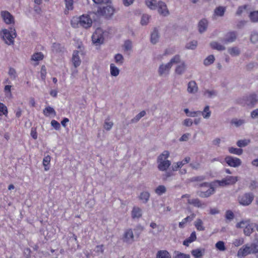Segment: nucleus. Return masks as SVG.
Masks as SVG:
<instances>
[{
  "label": "nucleus",
  "instance_id": "19",
  "mask_svg": "<svg viewBox=\"0 0 258 258\" xmlns=\"http://www.w3.org/2000/svg\"><path fill=\"white\" fill-rule=\"evenodd\" d=\"M72 61L74 66L76 68L78 67L81 63V60L79 55L78 51H74L73 53Z\"/></svg>",
  "mask_w": 258,
  "mask_h": 258
},
{
  "label": "nucleus",
  "instance_id": "39",
  "mask_svg": "<svg viewBox=\"0 0 258 258\" xmlns=\"http://www.w3.org/2000/svg\"><path fill=\"white\" fill-rule=\"evenodd\" d=\"M225 10V7H219L215 9L214 14L218 16H223Z\"/></svg>",
  "mask_w": 258,
  "mask_h": 258
},
{
  "label": "nucleus",
  "instance_id": "58",
  "mask_svg": "<svg viewBox=\"0 0 258 258\" xmlns=\"http://www.w3.org/2000/svg\"><path fill=\"white\" fill-rule=\"evenodd\" d=\"M247 7V5L239 7L236 11V15L237 16H240L244 11H246Z\"/></svg>",
  "mask_w": 258,
  "mask_h": 258
},
{
  "label": "nucleus",
  "instance_id": "22",
  "mask_svg": "<svg viewBox=\"0 0 258 258\" xmlns=\"http://www.w3.org/2000/svg\"><path fill=\"white\" fill-rule=\"evenodd\" d=\"M156 258H171V255L166 250H159L156 254Z\"/></svg>",
  "mask_w": 258,
  "mask_h": 258
},
{
  "label": "nucleus",
  "instance_id": "63",
  "mask_svg": "<svg viewBox=\"0 0 258 258\" xmlns=\"http://www.w3.org/2000/svg\"><path fill=\"white\" fill-rule=\"evenodd\" d=\"M51 124L55 130H59L60 127L59 123L55 120H52Z\"/></svg>",
  "mask_w": 258,
  "mask_h": 258
},
{
  "label": "nucleus",
  "instance_id": "21",
  "mask_svg": "<svg viewBox=\"0 0 258 258\" xmlns=\"http://www.w3.org/2000/svg\"><path fill=\"white\" fill-rule=\"evenodd\" d=\"M198 90V87L196 82L190 81L187 85V91L189 93H196Z\"/></svg>",
  "mask_w": 258,
  "mask_h": 258
},
{
  "label": "nucleus",
  "instance_id": "17",
  "mask_svg": "<svg viewBox=\"0 0 258 258\" xmlns=\"http://www.w3.org/2000/svg\"><path fill=\"white\" fill-rule=\"evenodd\" d=\"M190 161L189 157H185L182 161L174 163L172 165V169L173 171H177L178 168H181L184 165L187 164Z\"/></svg>",
  "mask_w": 258,
  "mask_h": 258
},
{
  "label": "nucleus",
  "instance_id": "33",
  "mask_svg": "<svg viewBox=\"0 0 258 258\" xmlns=\"http://www.w3.org/2000/svg\"><path fill=\"white\" fill-rule=\"evenodd\" d=\"M173 258H190L188 254L184 253L179 251H175Z\"/></svg>",
  "mask_w": 258,
  "mask_h": 258
},
{
  "label": "nucleus",
  "instance_id": "26",
  "mask_svg": "<svg viewBox=\"0 0 258 258\" xmlns=\"http://www.w3.org/2000/svg\"><path fill=\"white\" fill-rule=\"evenodd\" d=\"M51 157L49 155L45 156L43 159V165L44 167L45 171H48L50 168V162Z\"/></svg>",
  "mask_w": 258,
  "mask_h": 258
},
{
  "label": "nucleus",
  "instance_id": "7",
  "mask_svg": "<svg viewBox=\"0 0 258 258\" xmlns=\"http://www.w3.org/2000/svg\"><path fill=\"white\" fill-rule=\"evenodd\" d=\"M236 226L238 228H244V233L246 236L250 235L253 230V225L250 223L249 220H242L240 222L237 223Z\"/></svg>",
  "mask_w": 258,
  "mask_h": 258
},
{
  "label": "nucleus",
  "instance_id": "14",
  "mask_svg": "<svg viewBox=\"0 0 258 258\" xmlns=\"http://www.w3.org/2000/svg\"><path fill=\"white\" fill-rule=\"evenodd\" d=\"M225 161L229 166L233 167H238L241 164L240 159L230 156H226L225 158Z\"/></svg>",
  "mask_w": 258,
  "mask_h": 258
},
{
  "label": "nucleus",
  "instance_id": "30",
  "mask_svg": "<svg viewBox=\"0 0 258 258\" xmlns=\"http://www.w3.org/2000/svg\"><path fill=\"white\" fill-rule=\"evenodd\" d=\"M113 123L110 120V118L108 117L105 119L103 127L106 131H109L112 128Z\"/></svg>",
  "mask_w": 258,
  "mask_h": 258
},
{
  "label": "nucleus",
  "instance_id": "25",
  "mask_svg": "<svg viewBox=\"0 0 258 258\" xmlns=\"http://www.w3.org/2000/svg\"><path fill=\"white\" fill-rule=\"evenodd\" d=\"M150 194L147 191H143L141 192L139 196V199L143 203H146L149 200Z\"/></svg>",
  "mask_w": 258,
  "mask_h": 258
},
{
  "label": "nucleus",
  "instance_id": "1",
  "mask_svg": "<svg viewBox=\"0 0 258 258\" xmlns=\"http://www.w3.org/2000/svg\"><path fill=\"white\" fill-rule=\"evenodd\" d=\"M237 180L238 177L237 176H227L225 178H223L221 180H216L210 184L208 183H205L204 184L205 185H207V186L209 187V189L206 191H199L198 192V195L202 198L208 197L214 192V186H225L233 185L235 183Z\"/></svg>",
  "mask_w": 258,
  "mask_h": 258
},
{
  "label": "nucleus",
  "instance_id": "57",
  "mask_svg": "<svg viewBox=\"0 0 258 258\" xmlns=\"http://www.w3.org/2000/svg\"><path fill=\"white\" fill-rule=\"evenodd\" d=\"M124 49L126 51L130 50L132 47V42L130 40H126L124 42Z\"/></svg>",
  "mask_w": 258,
  "mask_h": 258
},
{
  "label": "nucleus",
  "instance_id": "41",
  "mask_svg": "<svg viewBox=\"0 0 258 258\" xmlns=\"http://www.w3.org/2000/svg\"><path fill=\"white\" fill-rule=\"evenodd\" d=\"M250 20L252 22H258V11L251 12L249 15Z\"/></svg>",
  "mask_w": 258,
  "mask_h": 258
},
{
  "label": "nucleus",
  "instance_id": "64",
  "mask_svg": "<svg viewBox=\"0 0 258 258\" xmlns=\"http://www.w3.org/2000/svg\"><path fill=\"white\" fill-rule=\"evenodd\" d=\"M225 217L227 219L231 220L234 218V214L231 211L228 210L226 213Z\"/></svg>",
  "mask_w": 258,
  "mask_h": 258
},
{
  "label": "nucleus",
  "instance_id": "37",
  "mask_svg": "<svg viewBox=\"0 0 258 258\" xmlns=\"http://www.w3.org/2000/svg\"><path fill=\"white\" fill-rule=\"evenodd\" d=\"M211 112L210 110V107L209 106H206L203 111H201V114L202 115L204 118H208L211 115Z\"/></svg>",
  "mask_w": 258,
  "mask_h": 258
},
{
  "label": "nucleus",
  "instance_id": "13",
  "mask_svg": "<svg viewBox=\"0 0 258 258\" xmlns=\"http://www.w3.org/2000/svg\"><path fill=\"white\" fill-rule=\"evenodd\" d=\"M122 239L127 244H132L134 241V235L132 229H127L124 231Z\"/></svg>",
  "mask_w": 258,
  "mask_h": 258
},
{
  "label": "nucleus",
  "instance_id": "27",
  "mask_svg": "<svg viewBox=\"0 0 258 258\" xmlns=\"http://www.w3.org/2000/svg\"><path fill=\"white\" fill-rule=\"evenodd\" d=\"M236 36L235 32H229L226 35L224 42L225 43L233 42L236 39Z\"/></svg>",
  "mask_w": 258,
  "mask_h": 258
},
{
  "label": "nucleus",
  "instance_id": "54",
  "mask_svg": "<svg viewBox=\"0 0 258 258\" xmlns=\"http://www.w3.org/2000/svg\"><path fill=\"white\" fill-rule=\"evenodd\" d=\"M115 61V62L119 64H122L123 63V57L122 55L120 54H117L115 55L114 57Z\"/></svg>",
  "mask_w": 258,
  "mask_h": 258
},
{
  "label": "nucleus",
  "instance_id": "51",
  "mask_svg": "<svg viewBox=\"0 0 258 258\" xmlns=\"http://www.w3.org/2000/svg\"><path fill=\"white\" fill-rule=\"evenodd\" d=\"M71 25L74 28H77L79 25V17H74L71 20Z\"/></svg>",
  "mask_w": 258,
  "mask_h": 258
},
{
  "label": "nucleus",
  "instance_id": "36",
  "mask_svg": "<svg viewBox=\"0 0 258 258\" xmlns=\"http://www.w3.org/2000/svg\"><path fill=\"white\" fill-rule=\"evenodd\" d=\"M211 46L213 49L218 50H223L225 49V47L217 42H213L211 43Z\"/></svg>",
  "mask_w": 258,
  "mask_h": 258
},
{
  "label": "nucleus",
  "instance_id": "32",
  "mask_svg": "<svg viewBox=\"0 0 258 258\" xmlns=\"http://www.w3.org/2000/svg\"><path fill=\"white\" fill-rule=\"evenodd\" d=\"M158 31L155 29L151 34V41L152 43L155 44L158 41Z\"/></svg>",
  "mask_w": 258,
  "mask_h": 258
},
{
  "label": "nucleus",
  "instance_id": "43",
  "mask_svg": "<svg viewBox=\"0 0 258 258\" xmlns=\"http://www.w3.org/2000/svg\"><path fill=\"white\" fill-rule=\"evenodd\" d=\"M8 114V109L7 106L3 103H0V116Z\"/></svg>",
  "mask_w": 258,
  "mask_h": 258
},
{
  "label": "nucleus",
  "instance_id": "10",
  "mask_svg": "<svg viewBox=\"0 0 258 258\" xmlns=\"http://www.w3.org/2000/svg\"><path fill=\"white\" fill-rule=\"evenodd\" d=\"M254 199V196L252 193H245L238 198V201L240 205L242 206H248L252 202Z\"/></svg>",
  "mask_w": 258,
  "mask_h": 258
},
{
  "label": "nucleus",
  "instance_id": "49",
  "mask_svg": "<svg viewBox=\"0 0 258 258\" xmlns=\"http://www.w3.org/2000/svg\"><path fill=\"white\" fill-rule=\"evenodd\" d=\"M8 74L10 76L11 78L13 79H15L17 77L16 71L15 69L13 68H9Z\"/></svg>",
  "mask_w": 258,
  "mask_h": 258
},
{
  "label": "nucleus",
  "instance_id": "55",
  "mask_svg": "<svg viewBox=\"0 0 258 258\" xmlns=\"http://www.w3.org/2000/svg\"><path fill=\"white\" fill-rule=\"evenodd\" d=\"M197 45V42L196 41H191L186 45V47L188 49H194L196 48Z\"/></svg>",
  "mask_w": 258,
  "mask_h": 258
},
{
  "label": "nucleus",
  "instance_id": "35",
  "mask_svg": "<svg viewBox=\"0 0 258 258\" xmlns=\"http://www.w3.org/2000/svg\"><path fill=\"white\" fill-rule=\"evenodd\" d=\"M155 191L156 194L160 196L165 193V192L166 191V188L164 185H160L156 187V188L155 190Z\"/></svg>",
  "mask_w": 258,
  "mask_h": 258
},
{
  "label": "nucleus",
  "instance_id": "6",
  "mask_svg": "<svg viewBox=\"0 0 258 258\" xmlns=\"http://www.w3.org/2000/svg\"><path fill=\"white\" fill-rule=\"evenodd\" d=\"M180 62V57L176 55L172 58L170 61L166 65L162 64L159 68L160 75H167L168 74L170 68L173 64H177Z\"/></svg>",
  "mask_w": 258,
  "mask_h": 258
},
{
  "label": "nucleus",
  "instance_id": "16",
  "mask_svg": "<svg viewBox=\"0 0 258 258\" xmlns=\"http://www.w3.org/2000/svg\"><path fill=\"white\" fill-rule=\"evenodd\" d=\"M1 16L6 23L9 24L14 23V17L9 12L3 11L1 13Z\"/></svg>",
  "mask_w": 258,
  "mask_h": 258
},
{
  "label": "nucleus",
  "instance_id": "50",
  "mask_svg": "<svg viewBox=\"0 0 258 258\" xmlns=\"http://www.w3.org/2000/svg\"><path fill=\"white\" fill-rule=\"evenodd\" d=\"M244 239L243 238H239L238 239H235L233 241V244L235 246L238 247V246H239L241 245L242 244H243L244 243Z\"/></svg>",
  "mask_w": 258,
  "mask_h": 258
},
{
  "label": "nucleus",
  "instance_id": "40",
  "mask_svg": "<svg viewBox=\"0 0 258 258\" xmlns=\"http://www.w3.org/2000/svg\"><path fill=\"white\" fill-rule=\"evenodd\" d=\"M185 64L183 62L180 63L179 65H178L176 69L175 73L177 74L180 75L182 74L185 70Z\"/></svg>",
  "mask_w": 258,
  "mask_h": 258
},
{
  "label": "nucleus",
  "instance_id": "31",
  "mask_svg": "<svg viewBox=\"0 0 258 258\" xmlns=\"http://www.w3.org/2000/svg\"><path fill=\"white\" fill-rule=\"evenodd\" d=\"M44 58V55L42 52H36L34 53L31 57V59L34 61H38Z\"/></svg>",
  "mask_w": 258,
  "mask_h": 258
},
{
  "label": "nucleus",
  "instance_id": "34",
  "mask_svg": "<svg viewBox=\"0 0 258 258\" xmlns=\"http://www.w3.org/2000/svg\"><path fill=\"white\" fill-rule=\"evenodd\" d=\"M228 151L231 154H233L237 155H240L243 152L242 149L233 147H229L228 148Z\"/></svg>",
  "mask_w": 258,
  "mask_h": 258
},
{
  "label": "nucleus",
  "instance_id": "9",
  "mask_svg": "<svg viewBox=\"0 0 258 258\" xmlns=\"http://www.w3.org/2000/svg\"><path fill=\"white\" fill-rule=\"evenodd\" d=\"M92 42L96 45H100L103 42V31L101 28H97L92 36Z\"/></svg>",
  "mask_w": 258,
  "mask_h": 258
},
{
  "label": "nucleus",
  "instance_id": "42",
  "mask_svg": "<svg viewBox=\"0 0 258 258\" xmlns=\"http://www.w3.org/2000/svg\"><path fill=\"white\" fill-rule=\"evenodd\" d=\"M65 5H66V9L65 13H66L67 10H68V11L72 10L74 8L73 0H65Z\"/></svg>",
  "mask_w": 258,
  "mask_h": 258
},
{
  "label": "nucleus",
  "instance_id": "44",
  "mask_svg": "<svg viewBox=\"0 0 258 258\" xmlns=\"http://www.w3.org/2000/svg\"><path fill=\"white\" fill-rule=\"evenodd\" d=\"M216 94H217V93L215 91H214L213 90H205L204 92V95L205 97H208V98H210L213 96H216Z\"/></svg>",
  "mask_w": 258,
  "mask_h": 258
},
{
  "label": "nucleus",
  "instance_id": "60",
  "mask_svg": "<svg viewBox=\"0 0 258 258\" xmlns=\"http://www.w3.org/2000/svg\"><path fill=\"white\" fill-rule=\"evenodd\" d=\"M249 246L251 253H258V245L255 243H252Z\"/></svg>",
  "mask_w": 258,
  "mask_h": 258
},
{
  "label": "nucleus",
  "instance_id": "53",
  "mask_svg": "<svg viewBox=\"0 0 258 258\" xmlns=\"http://www.w3.org/2000/svg\"><path fill=\"white\" fill-rule=\"evenodd\" d=\"M11 88L12 86L11 85H6L4 88V91L5 92V94L7 97H11L12 93H11Z\"/></svg>",
  "mask_w": 258,
  "mask_h": 258
},
{
  "label": "nucleus",
  "instance_id": "52",
  "mask_svg": "<svg viewBox=\"0 0 258 258\" xmlns=\"http://www.w3.org/2000/svg\"><path fill=\"white\" fill-rule=\"evenodd\" d=\"M231 123L234 124L236 126L238 127L242 125L244 123V120L243 119H233L231 120Z\"/></svg>",
  "mask_w": 258,
  "mask_h": 258
},
{
  "label": "nucleus",
  "instance_id": "61",
  "mask_svg": "<svg viewBox=\"0 0 258 258\" xmlns=\"http://www.w3.org/2000/svg\"><path fill=\"white\" fill-rule=\"evenodd\" d=\"M198 158L199 159L200 162L197 163L193 162L190 164V166L193 168L198 169L200 166V162H201L202 161V158L201 156H199Z\"/></svg>",
  "mask_w": 258,
  "mask_h": 258
},
{
  "label": "nucleus",
  "instance_id": "8",
  "mask_svg": "<svg viewBox=\"0 0 258 258\" xmlns=\"http://www.w3.org/2000/svg\"><path fill=\"white\" fill-rule=\"evenodd\" d=\"M114 12V8L109 5L106 7L98 8L97 12H96V15L98 16H103L105 18H109L113 14Z\"/></svg>",
  "mask_w": 258,
  "mask_h": 258
},
{
  "label": "nucleus",
  "instance_id": "5",
  "mask_svg": "<svg viewBox=\"0 0 258 258\" xmlns=\"http://www.w3.org/2000/svg\"><path fill=\"white\" fill-rule=\"evenodd\" d=\"M258 102V97L255 93L250 94L239 100V103L243 106L252 107Z\"/></svg>",
  "mask_w": 258,
  "mask_h": 258
},
{
  "label": "nucleus",
  "instance_id": "62",
  "mask_svg": "<svg viewBox=\"0 0 258 258\" xmlns=\"http://www.w3.org/2000/svg\"><path fill=\"white\" fill-rule=\"evenodd\" d=\"M251 41L255 43L258 41V33L256 32H253L251 35L250 37Z\"/></svg>",
  "mask_w": 258,
  "mask_h": 258
},
{
  "label": "nucleus",
  "instance_id": "4",
  "mask_svg": "<svg viewBox=\"0 0 258 258\" xmlns=\"http://www.w3.org/2000/svg\"><path fill=\"white\" fill-rule=\"evenodd\" d=\"M3 38L5 42L8 45H11L14 43V39L16 37L15 29L13 28L9 29H5L3 30Z\"/></svg>",
  "mask_w": 258,
  "mask_h": 258
},
{
  "label": "nucleus",
  "instance_id": "12",
  "mask_svg": "<svg viewBox=\"0 0 258 258\" xmlns=\"http://www.w3.org/2000/svg\"><path fill=\"white\" fill-rule=\"evenodd\" d=\"M92 24V20L89 15H83L79 17V25L84 28H90Z\"/></svg>",
  "mask_w": 258,
  "mask_h": 258
},
{
  "label": "nucleus",
  "instance_id": "18",
  "mask_svg": "<svg viewBox=\"0 0 258 258\" xmlns=\"http://www.w3.org/2000/svg\"><path fill=\"white\" fill-rule=\"evenodd\" d=\"M142 216V209L139 207L135 206L133 207L131 212L132 218L134 219H139Z\"/></svg>",
  "mask_w": 258,
  "mask_h": 258
},
{
  "label": "nucleus",
  "instance_id": "29",
  "mask_svg": "<svg viewBox=\"0 0 258 258\" xmlns=\"http://www.w3.org/2000/svg\"><path fill=\"white\" fill-rule=\"evenodd\" d=\"M110 71L112 76L116 77L119 75V70L113 63L110 64Z\"/></svg>",
  "mask_w": 258,
  "mask_h": 258
},
{
  "label": "nucleus",
  "instance_id": "28",
  "mask_svg": "<svg viewBox=\"0 0 258 258\" xmlns=\"http://www.w3.org/2000/svg\"><path fill=\"white\" fill-rule=\"evenodd\" d=\"M43 114L46 116H48L50 114H53L55 116L56 115V112L52 107L48 106L43 110Z\"/></svg>",
  "mask_w": 258,
  "mask_h": 258
},
{
  "label": "nucleus",
  "instance_id": "38",
  "mask_svg": "<svg viewBox=\"0 0 258 258\" xmlns=\"http://www.w3.org/2000/svg\"><path fill=\"white\" fill-rule=\"evenodd\" d=\"M195 225L198 230L203 231L205 230V227L203 226V221L200 219H198L196 220L195 223Z\"/></svg>",
  "mask_w": 258,
  "mask_h": 258
},
{
  "label": "nucleus",
  "instance_id": "3",
  "mask_svg": "<svg viewBox=\"0 0 258 258\" xmlns=\"http://www.w3.org/2000/svg\"><path fill=\"white\" fill-rule=\"evenodd\" d=\"M169 153L167 151H164L158 158V168L160 171H165L170 165V162L167 160Z\"/></svg>",
  "mask_w": 258,
  "mask_h": 258
},
{
  "label": "nucleus",
  "instance_id": "24",
  "mask_svg": "<svg viewBox=\"0 0 258 258\" xmlns=\"http://www.w3.org/2000/svg\"><path fill=\"white\" fill-rule=\"evenodd\" d=\"M208 21L206 19H202L199 23V32L202 33L206 30L208 26Z\"/></svg>",
  "mask_w": 258,
  "mask_h": 258
},
{
  "label": "nucleus",
  "instance_id": "15",
  "mask_svg": "<svg viewBox=\"0 0 258 258\" xmlns=\"http://www.w3.org/2000/svg\"><path fill=\"white\" fill-rule=\"evenodd\" d=\"M250 246L248 244L243 245L237 252L238 257H244L246 255L251 253Z\"/></svg>",
  "mask_w": 258,
  "mask_h": 258
},
{
  "label": "nucleus",
  "instance_id": "59",
  "mask_svg": "<svg viewBox=\"0 0 258 258\" xmlns=\"http://www.w3.org/2000/svg\"><path fill=\"white\" fill-rule=\"evenodd\" d=\"M229 53L232 55H237L239 53V50L237 48H231L228 50Z\"/></svg>",
  "mask_w": 258,
  "mask_h": 258
},
{
  "label": "nucleus",
  "instance_id": "48",
  "mask_svg": "<svg viewBox=\"0 0 258 258\" xmlns=\"http://www.w3.org/2000/svg\"><path fill=\"white\" fill-rule=\"evenodd\" d=\"M150 17L146 14H144L142 16V19L141 20V23L142 25H145L148 24L149 22Z\"/></svg>",
  "mask_w": 258,
  "mask_h": 258
},
{
  "label": "nucleus",
  "instance_id": "45",
  "mask_svg": "<svg viewBox=\"0 0 258 258\" xmlns=\"http://www.w3.org/2000/svg\"><path fill=\"white\" fill-rule=\"evenodd\" d=\"M214 60H215V57H214V55H210L208 56L204 60V64L205 66H209V65L212 64V63H213Z\"/></svg>",
  "mask_w": 258,
  "mask_h": 258
},
{
  "label": "nucleus",
  "instance_id": "23",
  "mask_svg": "<svg viewBox=\"0 0 258 258\" xmlns=\"http://www.w3.org/2000/svg\"><path fill=\"white\" fill-rule=\"evenodd\" d=\"M196 239V233L195 231L192 232L190 236L184 240L183 244L185 246H188L190 243L195 241Z\"/></svg>",
  "mask_w": 258,
  "mask_h": 258
},
{
  "label": "nucleus",
  "instance_id": "47",
  "mask_svg": "<svg viewBox=\"0 0 258 258\" xmlns=\"http://www.w3.org/2000/svg\"><path fill=\"white\" fill-rule=\"evenodd\" d=\"M216 248L220 251H224L226 249L224 242L222 241H219L216 243Z\"/></svg>",
  "mask_w": 258,
  "mask_h": 258
},
{
  "label": "nucleus",
  "instance_id": "46",
  "mask_svg": "<svg viewBox=\"0 0 258 258\" xmlns=\"http://www.w3.org/2000/svg\"><path fill=\"white\" fill-rule=\"evenodd\" d=\"M250 143V140L247 139L239 140L237 142V145L239 147H244Z\"/></svg>",
  "mask_w": 258,
  "mask_h": 258
},
{
  "label": "nucleus",
  "instance_id": "2",
  "mask_svg": "<svg viewBox=\"0 0 258 258\" xmlns=\"http://www.w3.org/2000/svg\"><path fill=\"white\" fill-rule=\"evenodd\" d=\"M147 6L151 10L158 9V13L164 16L169 14L166 4L163 2H157L156 0H147L145 2Z\"/></svg>",
  "mask_w": 258,
  "mask_h": 258
},
{
  "label": "nucleus",
  "instance_id": "11",
  "mask_svg": "<svg viewBox=\"0 0 258 258\" xmlns=\"http://www.w3.org/2000/svg\"><path fill=\"white\" fill-rule=\"evenodd\" d=\"M182 199L186 198L187 199L188 204L192 205L195 207L204 208L206 206V204L202 202L198 199H190V196L188 194H185L181 196Z\"/></svg>",
  "mask_w": 258,
  "mask_h": 258
},
{
  "label": "nucleus",
  "instance_id": "20",
  "mask_svg": "<svg viewBox=\"0 0 258 258\" xmlns=\"http://www.w3.org/2000/svg\"><path fill=\"white\" fill-rule=\"evenodd\" d=\"M205 252V248H196L191 251V255L194 258H202Z\"/></svg>",
  "mask_w": 258,
  "mask_h": 258
},
{
  "label": "nucleus",
  "instance_id": "56",
  "mask_svg": "<svg viewBox=\"0 0 258 258\" xmlns=\"http://www.w3.org/2000/svg\"><path fill=\"white\" fill-rule=\"evenodd\" d=\"M146 114V112L145 111H142L138 114H137L135 117L132 119L133 122L138 121L139 119L142 117L144 116Z\"/></svg>",
  "mask_w": 258,
  "mask_h": 258
}]
</instances>
